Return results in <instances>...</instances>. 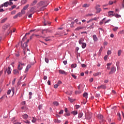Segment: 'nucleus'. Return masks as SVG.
<instances>
[{
	"label": "nucleus",
	"mask_w": 124,
	"mask_h": 124,
	"mask_svg": "<svg viewBox=\"0 0 124 124\" xmlns=\"http://www.w3.org/2000/svg\"><path fill=\"white\" fill-rule=\"evenodd\" d=\"M37 5L38 6L37 7H41L43 6H47V4H46V2L44 1H40Z\"/></svg>",
	"instance_id": "nucleus-1"
},
{
	"label": "nucleus",
	"mask_w": 124,
	"mask_h": 124,
	"mask_svg": "<svg viewBox=\"0 0 124 124\" xmlns=\"http://www.w3.org/2000/svg\"><path fill=\"white\" fill-rule=\"evenodd\" d=\"M85 118L86 120H91L92 119V113H86L85 114Z\"/></svg>",
	"instance_id": "nucleus-2"
},
{
	"label": "nucleus",
	"mask_w": 124,
	"mask_h": 124,
	"mask_svg": "<svg viewBox=\"0 0 124 124\" xmlns=\"http://www.w3.org/2000/svg\"><path fill=\"white\" fill-rule=\"evenodd\" d=\"M95 8L97 10L96 13H100V11H101V8H100V5H96Z\"/></svg>",
	"instance_id": "nucleus-3"
},
{
	"label": "nucleus",
	"mask_w": 124,
	"mask_h": 124,
	"mask_svg": "<svg viewBox=\"0 0 124 124\" xmlns=\"http://www.w3.org/2000/svg\"><path fill=\"white\" fill-rule=\"evenodd\" d=\"M116 72V68L115 67H112L111 68L110 71L109 72V74H113Z\"/></svg>",
	"instance_id": "nucleus-4"
},
{
	"label": "nucleus",
	"mask_w": 124,
	"mask_h": 124,
	"mask_svg": "<svg viewBox=\"0 0 124 124\" xmlns=\"http://www.w3.org/2000/svg\"><path fill=\"white\" fill-rule=\"evenodd\" d=\"M44 26H51V22H49L46 20H44Z\"/></svg>",
	"instance_id": "nucleus-5"
},
{
	"label": "nucleus",
	"mask_w": 124,
	"mask_h": 124,
	"mask_svg": "<svg viewBox=\"0 0 124 124\" xmlns=\"http://www.w3.org/2000/svg\"><path fill=\"white\" fill-rule=\"evenodd\" d=\"M97 117L98 118V119L101 120V122H103V123H104V122H105V120H103V115L101 114H98L97 115Z\"/></svg>",
	"instance_id": "nucleus-6"
},
{
	"label": "nucleus",
	"mask_w": 124,
	"mask_h": 124,
	"mask_svg": "<svg viewBox=\"0 0 124 124\" xmlns=\"http://www.w3.org/2000/svg\"><path fill=\"white\" fill-rule=\"evenodd\" d=\"M30 10V12H31L32 14H33V13L35 12V10H36V7L35 6L32 7Z\"/></svg>",
	"instance_id": "nucleus-7"
},
{
	"label": "nucleus",
	"mask_w": 124,
	"mask_h": 124,
	"mask_svg": "<svg viewBox=\"0 0 124 124\" xmlns=\"http://www.w3.org/2000/svg\"><path fill=\"white\" fill-rule=\"evenodd\" d=\"M98 90L100 89H103V90H105L106 89V85H101L100 86H98L97 88Z\"/></svg>",
	"instance_id": "nucleus-8"
},
{
	"label": "nucleus",
	"mask_w": 124,
	"mask_h": 124,
	"mask_svg": "<svg viewBox=\"0 0 124 124\" xmlns=\"http://www.w3.org/2000/svg\"><path fill=\"white\" fill-rule=\"evenodd\" d=\"M59 73H60V74H63V75H66V74H67V73H66L65 71H63V70H59Z\"/></svg>",
	"instance_id": "nucleus-9"
},
{
	"label": "nucleus",
	"mask_w": 124,
	"mask_h": 124,
	"mask_svg": "<svg viewBox=\"0 0 124 124\" xmlns=\"http://www.w3.org/2000/svg\"><path fill=\"white\" fill-rule=\"evenodd\" d=\"M10 24H9V23H7L4 25L2 28L3 29V30H6L9 27H10Z\"/></svg>",
	"instance_id": "nucleus-10"
},
{
	"label": "nucleus",
	"mask_w": 124,
	"mask_h": 124,
	"mask_svg": "<svg viewBox=\"0 0 124 124\" xmlns=\"http://www.w3.org/2000/svg\"><path fill=\"white\" fill-rule=\"evenodd\" d=\"M99 17L98 18L94 17V18H92L87 21V24H89V23H90V22H93V21H96V20H97V19H99Z\"/></svg>",
	"instance_id": "nucleus-11"
},
{
	"label": "nucleus",
	"mask_w": 124,
	"mask_h": 124,
	"mask_svg": "<svg viewBox=\"0 0 124 124\" xmlns=\"http://www.w3.org/2000/svg\"><path fill=\"white\" fill-rule=\"evenodd\" d=\"M37 0H34L32 2L31 4V6H34L36 3H37Z\"/></svg>",
	"instance_id": "nucleus-12"
},
{
	"label": "nucleus",
	"mask_w": 124,
	"mask_h": 124,
	"mask_svg": "<svg viewBox=\"0 0 124 124\" xmlns=\"http://www.w3.org/2000/svg\"><path fill=\"white\" fill-rule=\"evenodd\" d=\"M47 6H43L41 7V8L37 10V11H44V9H45V7H46Z\"/></svg>",
	"instance_id": "nucleus-13"
},
{
	"label": "nucleus",
	"mask_w": 124,
	"mask_h": 124,
	"mask_svg": "<svg viewBox=\"0 0 124 124\" xmlns=\"http://www.w3.org/2000/svg\"><path fill=\"white\" fill-rule=\"evenodd\" d=\"M31 65H30V64L28 65L25 69V72H28L29 71V69H30V68H31Z\"/></svg>",
	"instance_id": "nucleus-14"
},
{
	"label": "nucleus",
	"mask_w": 124,
	"mask_h": 124,
	"mask_svg": "<svg viewBox=\"0 0 124 124\" xmlns=\"http://www.w3.org/2000/svg\"><path fill=\"white\" fill-rule=\"evenodd\" d=\"M7 71L8 74H11V67H8V68L7 69Z\"/></svg>",
	"instance_id": "nucleus-15"
},
{
	"label": "nucleus",
	"mask_w": 124,
	"mask_h": 124,
	"mask_svg": "<svg viewBox=\"0 0 124 124\" xmlns=\"http://www.w3.org/2000/svg\"><path fill=\"white\" fill-rule=\"evenodd\" d=\"M93 40L94 41L96 42V41H97V40H98L97 37H96V35H93Z\"/></svg>",
	"instance_id": "nucleus-16"
},
{
	"label": "nucleus",
	"mask_w": 124,
	"mask_h": 124,
	"mask_svg": "<svg viewBox=\"0 0 124 124\" xmlns=\"http://www.w3.org/2000/svg\"><path fill=\"white\" fill-rule=\"evenodd\" d=\"M29 41H30V40H28L27 42L25 43L24 44H23L24 48H27V47H28V43H29Z\"/></svg>",
	"instance_id": "nucleus-17"
},
{
	"label": "nucleus",
	"mask_w": 124,
	"mask_h": 124,
	"mask_svg": "<svg viewBox=\"0 0 124 124\" xmlns=\"http://www.w3.org/2000/svg\"><path fill=\"white\" fill-rule=\"evenodd\" d=\"M14 74L15 75H17V74H19V71L17 69H15L13 70Z\"/></svg>",
	"instance_id": "nucleus-18"
},
{
	"label": "nucleus",
	"mask_w": 124,
	"mask_h": 124,
	"mask_svg": "<svg viewBox=\"0 0 124 124\" xmlns=\"http://www.w3.org/2000/svg\"><path fill=\"white\" fill-rule=\"evenodd\" d=\"M98 75H101V72H97V73H94L93 74V76H94L95 77H96V76H98Z\"/></svg>",
	"instance_id": "nucleus-19"
},
{
	"label": "nucleus",
	"mask_w": 124,
	"mask_h": 124,
	"mask_svg": "<svg viewBox=\"0 0 124 124\" xmlns=\"http://www.w3.org/2000/svg\"><path fill=\"white\" fill-rule=\"evenodd\" d=\"M29 116L28 115V114H24L22 115V118L23 119H24V120H27V119H28Z\"/></svg>",
	"instance_id": "nucleus-20"
},
{
	"label": "nucleus",
	"mask_w": 124,
	"mask_h": 124,
	"mask_svg": "<svg viewBox=\"0 0 124 124\" xmlns=\"http://www.w3.org/2000/svg\"><path fill=\"white\" fill-rule=\"evenodd\" d=\"M83 112H79L78 115V119L82 118V117H83Z\"/></svg>",
	"instance_id": "nucleus-21"
},
{
	"label": "nucleus",
	"mask_w": 124,
	"mask_h": 124,
	"mask_svg": "<svg viewBox=\"0 0 124 124\" xmlns=\"http://www.w3.org/2000/svg\"><path fill=\"white\" fill-rule=\"evenodd\" d=\"M27 34H30V33H26L25 35L24 36V37L23 38L22 40V42H23V41H25V39H27V38H26V36H27Z\"/></svg>",
	"instance_id": "nucleus-22"
},
{
	"label": "nucleus",
	"mask_w": 124,
	"mask_h": 124,
	"mask_svg": "<svg viewBox=\"0 0 124 124\" xmlns=\"http://www.w3.org/2000/svg\"><path fill=\"white\" fill-rule=\"evenodd\" d=\"M17 69L18 70H21L22 69H23V66H21L20 64H18L17 66Z\"/></svg>",
	"instance_id": "nucleus-23"
},
{
	"label": "nucleus",
	"mask_w": 124,
	"mask_h": 124,
	"mask_svg": "<svg viewBox=\"0 0 124 124\" xmlns=\"http://www.w3.org/2000/svg\"><path fill=\"white\" fill-rule=\"evenodd\" d=\"M71 113L73 114L74 116H75V115H77V114H78V111H71Z\"/></svg>",
	"instance_id": "nucleus-24"
},
{
	"label": "nucleus",
	"mask_w": 124,
	"mask_h": 124,
	"mask_svg": "<svg viewBox=\"0 0 124 124\" xmlns=\"http://www.w3.org/2000/svg\"><path fill=\"white\" fill-rule=\"evenodd\" d=\"M82 44V48L83 49H85V48H86V46H87V44H86V43H83L81 44Z\"/></svg>",
	"instance_id": "nucleus-25"
},
{
	"label": "nucleus",
	"mask_w": 124,
	"mask_h": 124,
	"mask_svg": "<svg viewBox=\"0 0 124 124\" xmlns=\"http://www.w3.org/2000/svg\"><path fill=\"white\" fill-rule=\"evenodd\" d=\"M83 97H85L86 99L88 98V93H85L83 94Z\"/></svg>",
	"instance_id": "nucleus-26"
},
{
	"label": "nucleus",
	"mask_w": 124,
	"mask_h": 124,
	"mask_svg": "<svg viewBox=\"0 0 124 124\" xmlns=\"http://www.w3.org/2000/svg\"><path fill=\"white\" fill-rule=\"evenodd\" d=\"M29 6H30V4H27L26 5H25L23 9L24 10H27V9H28V8L29 7Z\"/></svg>",
	"instance_id": "nucleus-27"
},
{
	"label": "nucleus",
	"mask_w": 124,
	"mask_h": 124,
	"mask_svg": "<svg viewBox=\"0 0 124 124\" xmlns=\"http://www.w3.org/2000/svg\"><path fill=\"white\" fill-rule=\"evenodd\" d=\"M84 41V39L80 38V40L78 41L79 44H82V43H83V42Z\"/></svg>",
	"instance_id": "nucleus-28"
},
{
	"label": "nucleus",
	"mask_w": 124,
	"mask_h": 124,
	"mask_svg": "<svg viewBox=\"0 0 124 124\" xmlns=\"http://www.w3.org/2000/svg\"><path fill=\"white\" fill-rule=\"evenodd\" d=\"M84 29V27H78L75 29V31H80V30H83Z\"/></svg>",
	"instance_id": "nucleus-29"
},
{
	"label": "nucleus",
	"mask_w": 124,
	"mask_h": 124,
	"mask_svg": "<svg viewBox=\"0 0 124 124\" xmlns=\"http://www.w3.org/2000/svg\"><path fill=\"white\" fill-rule=\"evenodd\" d=\"M53 104L55 106H59V102L57 101L53 102Z\"/></svg>",
	"instance_id": "nucleus-30"
},
{
	"label": "nucleus",
	"mask_w": 124,
	"mask_h": 124,
	"mask_svg": "<svg viewBox=\"0 0 124 124\" xmlns=\"http://www.w3.org/2000/svg\"><path fill=\"white\" fill-rule=\"evenodd\" d=\"M7 20V17H6L3 19L1 20V24L4 23L5 21H6Z\"/></svg>",
	"instance_id": "nucleus-31"
},
{
	"label": "nucleus",
	"mask_w": 124,
	"mask_h": 124,
	"mask_svg": "<svg viewBox=\"0 0 124 124\" xmlns=\"http://www.w3.org/2000/svg\"><path fill=\"white\" fill-rule=\"evenodd\" d=\"M22 4H26L28 2V0H22L21 1Z\"/></svg>",
	"instance_id": "nucleus-32"
},
{
	"label": "nucleus",
	"mask_w": 124,
	"mask_h": 124,
	"mask_svg": "<svg viewBox=\"0 0 124 124\" xmlns=\"http://www.w3.org/2000/svg\"><path fill=\"white\" fill-rule=\"evenodd\" d=\"M68 100H69V101H70V102H74V101H75V99H72L69 97H68Z\"/></svg>",
	"instance_id": "nucleus-33"
},
{
	"label": "nucleus",
	"mask_w": 124,
	"mask_h": 124,
	"mask_svg": "<svg viewBox=\"0 0 124 124\" xmlns=\"http://www.w3.org/2000/svg\"><path fill=\"white\" fill-rule=\"evenodd\" d=\"M9 2H6L5 3H4V6H5V7H7L8 6Z\"/></svg>",
	"instance_id": "nucleus-34"
},
{
	"label": "nucleus",
	"mask_w": 124,
	"mask_h": 124,
	"mask_svg": "<svg viewBox=\"0 0 124 124\" xmlns=\"http://www.w3.org/2000/svg\"><path fill=\"white\" fill-rule=\"evenodd\" d=\"M89 6H90V4H84L83 5L82 7H89Z\"/></svg>",
	"instance_id": "nucleus-35"
},
{
	"label": "nucleus",
	"mask_w": 124,
	"mask_h": 124,
	"mask_svg": "<svg viewBox=\"0 0 124 124\" xmlns=\"http://www.w3.org/2000/svg\"><path fill=\"white\" fill-rule=\"evenodd\" d=\"M54 123H57L58 124H60L62 121L61 120L55 119L54 120Z\"/></svg>",
	"instance_id": "nucleus-36"
},
{
	"label": "nucleus",
	"mask_w": 124,
	"mask_h": 124,
	"mask_svg": "<svg viewBox=\"0 0 124 124\" xmlns=\"http://www.w3.org/2000/svg\"><path fill=\"white\" fill-rule=\"evenodd\" d=\"M114 13V12L113 11H109L108 12V14L109 16H111V15H113V14Z\"/></svg>",
	"instance_id": "nucleus-37"
},
{
	"label": "nucleus",
	"mask_w": 124,
	"mask_h": 124,
	"mask_svg": "<svg viewBox=\"0 0 124 124\" xmlns=\"http://www.w3.org/2000/svg\"><path fill=\"white\" fill-rule=\"evenodd\" d=\"M103 50V46H101L100 48V50L99 51V53L100 54H101V52H102V50Z\"/></svg>",
	"instance_id": "nucleus-38"
},
{
	"label": "nucleus",
	"mask_w": 124,
	"mask_h": 124,
	"mask_svg": "<svg viewBox=\"0 0 124 124\" xmlns=\"http://www.w3.org/2000/svg\"><path fill=\"white\" fill-rule=\"evenodd\" d=\"M21 14H22V15H24V14H25L26 13V10H24L23 9L21 10Z\"/></svg>",
	"instance_id": "nucleus-39"
},
{
	"label": "nucleus",
	"mask_w": 124,
	"mask_h": 124,
	"mask_svg": "<svg viewBox=\"0 0 124 124\" xmlns=\"http://www.w3.org/2000/svg\"><path fill=\"white\" fill-rule=\"evenodd\" d=\"M121 55H122V50H119L118 52V55L119 56V57H120Z\"/></svg>",
	"instance_id": "nucleus-40"
},
{
	"label": "nucleus",
	"mask_w": 124,
	"mask_h": 124,
	"mask_svg": "<svg viewBox=\"0 0 124 124\" xmlns=\"http://www.w3.org/2000/svg\"><path fill=\"white\" fill-rule=\"evenodd\" d=\"M77 66V65L76 64H73L71 65L72 68H75Z\"/></svg>",
	"instance_id": "nucleus-41"
},
{
	"label": "nucleus",
	"mask_w": 124,
	"mask_h": 124,
	"mask_svg": "<svg viewBox=\"0 0 124 124\" xmlns=\"http://www.w3.org/2000/svg\"><path fill=\"white\" fill-rule=\"evenodd\" d=\"M64 116L65 117H69V116H70V113L69 112H66Z\"/></svg>",
	"instance_id": "nucleus-42"
},
{
	"label": "nucleus",
	"mask_w": 124,
	"mask_h": 124,
	"mask_svg": "<svg viewBox=\"0 0 124 124\" xmlns=\"http://www.w3.org/2000/svg\"><path fill=\"white\" fill-rule=\"evenodd\" d=\"M118 29H119V28L115 27V28L112 29V30H113V31H118Z\"/></svg>",
	"instance_id": "nucleus-43"
},
{
	"label": "nucleus",
	"mask_w": 124,
	"mask_h": 124,
	"mask_svg": "<svg viewBox=\"0 0 124 124\" xmlns=\"http://www.w3.org/2000/svg\"><path fill=\"white\" fill-rule=\"evenodd\" d=\"M65 94H69V95H71V94H72V91H71L70 93L68 92H65Z\"/></svg>",
	"instance_id": "nucleus-44"
},
{
	"label": "nucleus",
	"mask_w": 124,
	"mask_h": 124,
	"mask_svg": "<svg viewBox=\"0 0 124 124\" xmlns=\"http://www.w3.org/2000/svg\"><path fill=\"white\" fill-rule=\"evenodd\" d=\"M16 14V10H14L11 12V15H14V14Z\"/></svg>",
	"instance_id": "nucleus-45"
},
{
	"label": "nucleus",
	"mask_w": 124,
	"mask_h": 124,
	"mask_svg": "<svg viewBox=\"0 0 124 124\" xmlns=\"http://www.w3.org/2000/svg\"><path fill=\"white\" fill-rule=\"evenodd\" d=\"M23 122L24 123H25V124H31V122H30V121H29V120L23 121Z\"/></svg>",
	"instance_id": "nucleus-46"
},
{
	"label": "nucleus",
	"mask_w": 124,
	"mask_h": 124,
	"mask_svg": "<svg viewBox=\"0 0 124 124\" xmlns=\"http://www.w3.org/2000/svg\"><path fill=\"white\" fill-rule=\"evenodd\" d=\"M115 17L116 18H120V17H121V15H118V14H115Z\"/></svg>",
	"instance_id": "nucleus-47"
},
{
	"label": "nucleus",
	"mask_w": 124,
	"mask_h": 124,
	"mask_svg": "<svg viewBox=\"0 0 124 124\" xmlns=\"http://www.w3.org/2000/svg\"><path fill=\"white\" fill-rule=\"evenodd\" d=\"M105 19H106V18H103V20L99 22V25H102L103 24V21H104V20H105Z\"/></svg>",
	"instance_id": "nucleus-48"
},
{
	"label": "nucleus",
	"mask_w": 124,
	"mask_h": 124,
	"mask_svg": "<svg viewBox=\"0 0 124 124\" xmlns=\"http://www.w3.org/2000/svg\"><path fill=\"white\" fill-rule=\"evenodd\" d=\"M19 64L21 66H25V63H22L21 62H18Z\"/></svg>",
	"instance_id": "nucleus-49"
},
{
	"label": "nucleus",
	"mask_w": 124,
	"mask_h": 124,
	"mask_svg": "<svg viewBox=\"0 0 124 124\" xmlns=\"http://www.w3.org/2000/svg\"><path fill=\"white\" fill-rule=\"evenodd\" d=\"M46 32L47 33V32H52V30H49L48 29L46 30Z\"/></svg>",
	"instance_id": "nucleus-50"
},
{
	"label": "nucleus",
	"mask_w": 124,
	"mask_h": 124,
	"mask_svg": "<svg viewBox=\"0 0 124 124\" xmlns=\"http://www.w3.org/2000/svg\"><path fill=\"white\" fill-rule=\"evenodd\" d=\"M75 107H76V109H79V108H80V107H81V106H79V105H76L75 106Z\"/></svg>",
	"instance_id": "nucleus-51"
},
{
	"label": "nucleus",
	"mask_w": 124,
	"mask_h": 124,
	"mask_svg": "<svg viewBox=\"0 0 124 124\" xmlns=\"http://www.w3.org/2000/svg\"><path fill=\"white\" fill-rule=\"evenodd\" d=\"M58 87H59V85L57 84H55V85H54V88L55 89H58Z\"/></svg>",
	"instance_id": "nucleus-52"
},
{
	"label": "nucleus",
	"mask_w": 124,
	"mask_h": 124,
	"mask_svg": "<svg viewBox=\"0 0 124 124\" xmlns=\"http://www.w3.org/2000/svg\"><path fill=\"white\" fill-rule=\"evenodd\" d=\"M45 61L46 62V63H48L49 59H48L47 58H45Z\"/></svg>",
	"instance_id": "nucleus-53"
},
{
	"label": "nucleus",
	"mask_w": 124,
	"mask_h": 124,
	"mask_svg": "<svg viewBox=\"0 0 124 124\" xmlns=\"http://www.w3.org/2000/svg\"><path fill=\"white\" fill-rule=\"evenodd\" d=\"M119 33H120V34H123V33H124V30H122L121 31H120Z\"/></svg>",
	"instance_id": "nucleus-54"
},
{
	"label": "nucleus",
	"mask_w": 124,
	"mask_h": 124,
	"mask_svg": "<svg viewBox=\"0 0 124 124\" xmlns=\"http://www.w3.org/2000/svg\"><path fill=\"white\" fill-rule=\"evenodd\" d=\"M108 58V55H106L104 58V59L105 61H107V59Z\"/></svg>",
	"instance_id": "nucleus-55"
},
{
	"label": "nucleus",
	"mask_w": 124,
	"mask_h": 124,
	"mask_svg": "<svg viewBox=\"0 0 124 124\" xmlns=\"http://www.w3.org/2000/svg\"><path fill=\"white\" fill-rule=\"evenodd\" d=\"M63 113V110H61L59 112V115H62V114Z\"/></svg>",
	"instance_id": "nucleus-56"
},
{
	"label": "nucleus",
	"mask_w": 124,
	"mask_h": 124,
	"mask_svg": "<svg viewBox=\"0 0 124 124\" xmlns=\"http://www.w3.org/2000/svg\"><path fill=\"white\" fill-rule=\"evenodd\" d=\"M38 108L39 110H41V109H42V105H39Z\"/></svg>",
	"instance_id": "nucleus-57"
},
{
	"label": "nucleus",
	"mask_w": 124,
	"mask_h": 124,
	"mask_svg": "<svg viewBox=\"0 0 124 124\" xmlns=\"http://www.w3.org/2000/svg\"><path fill=\"white\" fill-rule=\"evenodd\" d=\"M93 25H94L93 22L92 25L90 27H89V28L90 29H93Z\"/></svg>",
	"instance_id": "nucleus-58"
},
{
	"label": "nucleus",
	"mask_w": 124,
	"mask_h": 124,
	"mask_svg": "<svg viewBox=\"0 0 124 124\" xmlns=\"http://www.w3.org/2000/svg\"><path fill=\"white\" fill-rule=\"evenodd\" d=\"M72 76L74 79H77V77H76V76H75V75L72 74Z\"/></svg>",
	"instance_id": "nucleus-59"
},
{
	"label": "nucleus",
	"mask_w": 124,
	"mask_h": 124,
	"mask_svg": "<svg viewBox=\"0 0 124 124\" xmlns=\"http://www.w3.org/2000/svg\"><path fill=\"white\" fill-rule=\"evenodd\" d=\"M111 54V50H108L107 52V55L109 56V55H110Z\"/></svg>",
	"instance_id": "nucleus-60"
},
{
	"label": "nucleus",
	"mask_w": 124,
	"mask_h": 124,
	"mask_svg": "<svg viewBox=\"0 0 124 124\" xmlns=\"http://www.w3.org/2000/svg\"><path fill=\"white\" fill-rule=\"evenodd\" d=\"M11 93V90H9L8 91V92H7V94L8 95H9V94H10V93Z\"/></svg>",
	"instance_id": "nucleus-61"
},
{
	"label": "nucleus",
	"mask_w": 124,
	"mask_h": 124,
	"mask_svg": "<svg viewBox=\"0 0 124 124\" xmlns=\"http://www.w3.org/2000/svg\"><path fill=\"white\" fill-rule=\"evenodd\" d=\"M9 5H13V2H12V1H10V2H9Z\"/></svg>",
	"instance_id": "nucleus-62"
},
{
	"label": "nucleus",
	"mask_w": 124,
	"mask_h": 124,
	"mask_svg": "<svg viewBox=\"0 0 124 124\" xmlns=\"http://www.w3.org/2000/svg\"><path fill=\"white\" fill-rule=\"evenodd\" d=\"M61 84H62V82L61 81V80H59L57 83V85H59V86H60V85H61Z\"/></svg>",
	"instance_id": "nucleus-63"
},
{
	"label": "nucleus",
	"mask_w": 124,
	"mask_h": 124,
	"mask_svg": "<svg viewBox=\"0 0 124 124\" xmlns=\"http://www.w3.org/2000/svg\"><path fill=\"white\" fill-rule=\"evenodd\" d=\"M36 120L35 119H34V117H33V119L32 120V123H34L35 122H36Z\"/></svg>",
	"instance_id": "nucleus-64"
}]
</instances>
